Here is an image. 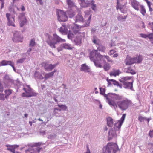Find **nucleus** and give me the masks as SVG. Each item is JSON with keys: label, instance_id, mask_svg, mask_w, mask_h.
<instances>
[{"label": "nucleus", "instance_id": "f257e3e1", "mask_svg": "<svg viewBox=\"0 0 153 153\" xmlns=\"http://www.w3.org/2000/svg\"><path fill=\"white\" fill-rule=\"evenodd\" d=\"M91 61H93L95 65L97 67L102 68L101 62L103 61L104 63H106L105 61V56H102L97 52V51L93 50L90 52L89 56Z\"/></svg>", "mask_w": 153, "mask_h": 153}, {"label": "nucleus", "instance_id": "f03ea898", "mask_svg": "<svg viewBox=\"0 0 153 153\" xmlns=\"http://www.w3.org/2000/svg\"><path fill=\"white\" fill-rule=\"evenodd\" d=\"M126 114H123L120 120L119 121V123H115L114 127V129L111 128L109 131L108 135V140H110L112 138L116 137L117 134L116 133V131L117 129H120L121 127L122 123H123Z\"/></svg>", "mask_w": 153, "mask_h": 153}, {"label": "nucleus", "instance_id": "7ed1b4c3", "mask_svg": "<svg viewBox=\"0 0 153 153\" xmlns=\"http://www.w3.org/2000/svg\"><path fill=\"white\" fill-rule=\"evenodd\" d=\"M48 39L46 40V42L52 48H55V45L59 43L65 42V39H62L58 36L56 34H53V37L48 35Z\"/></svg>", "mask_w": 153, "mask_h": 153}, {"label": "nucleus", "instance_id": "20e7f679", "mask_svg": "<svg viewBox=\"0 0 153 153\" xmlns=\"http://www.w3.org/2000/svg\"><path fill=\"white\" fill-rule=\"evenodd\" d=\"M103 153H116L119 150L117 144L113 143H109L103 149Z\"/></svg>", "mask_w": 153, "mask_h": 153}, {"label": "nucleus", "instance_id": "39448f33", "mask_svg": "<svg viewBox=\"0 0 153 153\" xmlns=\"http://www.w3.org/2000/svg\"><path fill=\"white\" fill-rule=\"evenodd\" d=\"M117 104L120 109L124 110L127 109L129 106L132 104V103L131 101L126 99L122 101L117 102Z\"/></svg>", "mask_w": 153, "mask_h": 153}, {"label": "nucleus", "instance_id": "423d86ee", "mask_svg": "<svg viewBox=\"0 0 153 153\" xmlns=\"http://www.w3.org/2000/svg\"><path fill=\"white\" fill-rule=\"evenodd\" d=\"M57 15L59 21L65 22L68 20V17L65 12L61 10H59L57 12Z\"/></svg>", "mask_w": 153, "mask_h": 153}, {"label": "nucleus", "instance_id": "0eeeda50", "mask_svg": "<svg viewBox=\"0 0 153 153\" xmlns=\"http://www.w3.org/2000/svg\"><path fill=\"white\" fill-rule=\"evenodd\" d=\"M13 34L14 37L12 39L13 41L16 42H21L22 41L23 37L21 35L20 32L15 31Z\"/></svg>", "mask_w": 153, "mask_h": 153}, {"label": "nucleus", "instance_id": "6e6552de", "mask_svg": "<svg viewBox=\"0 0 153 153\" xmlns=\"http://www.w3.org/2000/svg\"><path fill=\"white\" fill-rule=\"evenodd\" d=\"M11 16V18L13 19V20H12L10 18V15L9 13H7L6 14V17L7 18V24L8 26H12L13 27H15V25L14 24L15 22V15L12 14Z\"/></svg>", "mask_w": 153, "mask_h": 153}, {"label": "nucleus", "instance_id": "1a4fd4ad", "mask_svg": "<svg viewBox=\"0 0 153 153\" xmlns=\"http://www.w3.org/2000/svg\"><path fill=\"white\" fill-rule=\"evenodd\" d=\"M25 13H20L18 16V19L19 21L21 27H22L26 22V19L25 17Z\"/></svg>", "mask_w": 153, "mask_h": 153}, {"label": "nucleus", "instance_id": "9d476101", "mask_svg": "<svg viewBox=\"0 0 153 153\" xmlns=\"http://www.w3.org/2000/svg\"><path fill=\"white\" fill-rule=\"evenodd\" d=\"M27 89L25 88H24L23 90L26 93L28 94V95H27V97L35 96L37 95V93L34 92L33 89L30 87L29 85H27Z\"/></svg>", "mask_w": 153, "mask_h": 153}, {"label": "nucleus", "instance_id": "9b49d317", "mask_svg": "<svg viewBox=\"0 0 153 153\" xmlns=\"http://www.w3.org/2000/svg\"><path fill=\"white\" fill-rule=\"evenodd\" d=\"M120 81L123 83L124 87L125 88L130 89L132 91L134 90L133 87V81H132V82L123 81L122 80H120Z\"/></svg>", "mask_w": 153, "mask_h": 153}, {"label": "nucleus", "instance_id": "f8f14e48", "mask_svg": "<svg viewBox=\"0 0 153 153\" xmlns=\"http://www.w3.org/2000/svg\"><path fill=\"white\" fill-rule=\"evenodd\" d=\"M91 1L89 0H78L81 6L82 7H87L90 4Z\"/></svg>", "mask_w": 153, "mask_h": 153}, {"label": "nucleus", "instance_id": "ddd939ff", "mask_svg": "<svg viewBox=\"0 0 153 153\" xmlns=\"http://www.w3.org/2000/svg\"><path fill=\"white\" fill-rule=\"evenodd\" d=\"M130 1L132 7L136 10L138 11L139 3L136 0H129Z\"/></svg>", "mask_w": 153, "mask_h": 153}, {"label": "nucleus", "instance_id": "4468645a", "mask_svg": "<svg viewBox=\"0 0 153 153\" xmlns=\"http://www.w3.org/2000/svg\"><path fill=\"white\" fill-rule=\"evenodd\" d=\"M5 146L7 147V150L10 151L13 153H16L15 152V149L18 148L19 147V145H6Z\"/></svg>", "mask_w": 153, "mask_h": 153}, {"label": "nucleus", "instance_id": "2eb2a0df", "mask_svg": "<svg viewBox=\"0 0 153 153\" xmlns=\"http://www.w3.org/2000/svg\"><path fill=\"white\" fill-rule=\"evenodd\" d=\"M56 64L52 65L45 64L44 65V67L45 70L47 71H50L53 69L56 66Z\"/></svg>", "mask_w": 153, "mask_h": 153}, {"label": "nucleus", "instance_id": "dca6fc26", "mask_svg": "<svg viewBox=\"0 0 153 153\" xmlns=\"http://www.w3.org/2000/svg\"><path fill=\"white\" fill-rule=\"evenodd\" d=\"M108 96L115 100H120L122 98L121 96L112 93H108Z\"/></svg>", "mask_w": 153, "mask_h": 153}, {"label": "nucleus", "instance_id": "f3484780", "mask_svg": "<svg viewBox=\"0 0 153 153\" xmlns=\"http://www.w3.org/2000/svg\"><path fill=\"white\" fill-rule=\"evenodd\" d=\"M75 22H83L84 21V18L79 12L77 14L75 18Z\"/></svg>", "mask_w": 153, "mask_h": 153}, {"label": "nucleus", "instance_id": "a211bd4d", "mask_svg": "<svg viewBox=\"0 0 153 153\" xmlns=\"http://www.w3.org/2000/svg\"><path fill=\"white\" fill-rule=\"evenodd\" d=\"M41 149V148L35 149H33L32 148H30L26 150L25 152L26 153H36V152L37 151L39 153Z\"/></svg>", "mask_w": 153, "mask_h": 153}, {"label": "nucleus", "instance_id": "6ab92c4d", "mask_svg": "<svg viewBox=\"0 0 153 153\" xmlns=\"http://www.w3.org/2000/svg\"><path fill=\"white\" fill-rule=\"evenodd\" d=\"M56 70H54V71L48 73H45V76L44 77L45 79L46 80L52 77L53 76L54 73L56 72Z\"/></svg>", "mask_w": 153, "mask_h": 153}, {"label": "nucleus", "instance_id": "aec40b11", "mask_svg": "<svg viewBox=\"0 0 153 153\" xmlns=\"http://www.w3.org/2000/svg\"><path fill=\"white\" fill-rule=\"evenodd\" d=\"M59 31L63 35L67 34L68 33V29L65 25H63L59 29Z\"/></svg>", "mask_w": 153, "mask_h": 153}, {"label": "nucleus", "instance_id": "412c9836", "mask_svg": "<svg viewBox=\"0 0 153 153\" xmlns=\"http://www.w3.org/2000/svg\"><path fill=\"white\" fill-rule=\"evenodd\" d=\"M125 62L126 65H130L133 64L132 58L127 55L125 60Z\"/></svg>", "mask_w": 153, "mask_h": 153}, {"label": "nucleus", "instance_id": "4be33fe9", "mask_svg": "<svg viewBox=\"0 0 153 153\" xmlns=\"http://www.w3.org/2000/svg\"><path fill=\"white\" fill-rule=\"evenodd\" d=\"M143 59L142 56H141L139 55L138 56L132 58V60L133 63H140L141 62Z\"/></svg>", "mask_w": 153, "mask_h": 153}, {"label": "nucleus", "instance_id": "5701e85b", "mask_svg": "<svg viewBox=\"0 0 153 153\" xmlns=\"http://www.w3.org/2000/svg\"><path fill=\"white\" fill-rule=\"evenodd\" d=\"M143 59L142 56H141L139 55L138 56L132 58V60L133 63H140L141 62Z\"/></svg>", "mask_w": 153, "mask_h": 153}, {"label": "nucleus", "instance_id": "b1692460", "mask_svg": "<svg viewBox=\"0 0 153 153\" xmlns=\"http://www.w3.org/2000/svg\"><path fill=\"white\" fill-rule=\"evenodd\" d=\"M107 125L109 127H112L113 125V120L110 117H108L107 118Z\"/></svg>", "mask_w": 153, "mask_h": 153}, {"label": "nucleus", "instance_id": "393cba45", "mask_svg": "<svg viewBox=\"0 0 153 153\" xmlns=\"http://www.w3.org/2000/svg\"><path fill=\"white\" fill-rule=\"evenodd\" d=\"M2 64L3 66L9 65L11 66L14 64V63L11 61L3 60L2 61Z\"/></svg>", "mask_w": 153, "mask_h": 153}, {"label": "nucleus", "instance_id": "a878e982", "mask_svg": "<svg viewBox=\"0 0 153 153\" xmlns=\"http://www.w3.org/2000/svg\"><path fill=\"white\" fill-rule=\"evenodd\" d=\"M13 83L14 81L12 79L8 81H6L4 82V83L5 86L8 88H10L11 87V85L12 84H13Z\"/></svg>", "mask_w": 153, "mask_h": 153}, {"label": "nucleus", "instance_id": "bb28decb", "mask_svg": "<svg viewBox=\"0 0 153 153\" xmlns=\"http://www.w3.org/2000/svg\"><path fill=\"white\" fill-rule=\"evenodd\" d=\"M81 39L79 37H76V38L74 39L72 41L76 45H79L81 43Z\"/></svg>", "mask_w": 153, "mask_h": 153}, {"label": "nucleus", "instance_id": "cd10ccee", "mask_svg": "<svg viewBox=\"0 0 153 153\" xmlns=\"http://www.w3.org/2000/svg\"><path fill=\"white\" fill-rule=\"evenodd\" d=\"M106 100L108 103L111 106H113L115 109L117 108V104L114 101H111L108 98V99Z\"/></svg>", "mask_w": 153, "mask_h": 153}, {"label": "nucleus", "instance_id": "c85d7f7f", "mask_svg": "<svg viewBox=\"0 0 153 153\" xmlns=\"http://www.w3.org/2000/svg\"><path fill=\"white\" fill-rule=\"evenodd\" d=\"M120 1H119L118 3L117 1V5L116 6V8L117 10H118V9H119L122 13H124L125 12V11H124V10H123V8L124 7H125V6L127 4V2H126V3L124 4V5H123L122 6H121L119 7V4Z\"/></svg>", "mask_w": 153, "mask_h": 153}, {"label": "nucleus", "instance_id": "c756f323", "mask_svg": "<svg viewBox=\"0 0 153 153\" xmlns=\"http://www.w3.org/2000/svg\"><path fill=\"white\" fill-rule=\"evenodd\" d=\"M91 15L88 17V20L87 21V22L85 23V24L83 25L82 26H80V28H81L82 27H88L90 25V20L91 18Z\"/></svg>", "mask_w": 153, "mask_h": 153}, {"label": "nucleus", "instance_id": "7c9ffc66", "mask_svg": "<svg viewBox=\"0 0 153 153\" xmlns=\"http://www.w3.org/2000/svg\"><path fill=\"white\" fill-rule=\"evenodd\" d=\"M100 94L104 96V97H105L106 99H108V94H105V88H100Z\"/></svg>", "mask_w": 153, "mask_h": 153}, {"label": "nucleus", "instance_id": "2f4dec72", "mask_svg": "<svg viewBox=\"0 0 153 153\" xmlns=\"http://www.w3.org/2000/svg\"><path fill=\"white\" fill-rule=\"evenodd\" d=\"M121 71L119 70H116L114 71L111 72L110 73V76H118L121 73Z\"/></svg>", "mask_w": 153, "mask_h": 153}, {"label": "nucleus", "instance_id": "473e14b6", "mask_svg": "<svg viewBox=\"0 0 153 153\" xmlns=\"http://www.w3.org/2000/svg\"><path fill=\"white\" fill-rule=\"evenodd\" d=\"M81 69L82 71H84L85 72H89V70L90 69L89 67L86 65L85 64L82 65Z\"/></svg>", "mask_w": 153, "mask_h": 153}, {"label": "nucleus", "instance_id": "72a5a7b5", "mask_svg": "<svg viewBox=\"0 0 153 153\" xmlns=\"http://www.w3.org/2000/svg\"><path fill=\"white\" fill-rule=\"evenodd\" d=\"M61 46L66 49L71 50L72 48L71 46L69 44L66 43L62 44L61 45Z\"/></svg>", "mask_w": 153, "mask_h": 153}, {"label": "nucleus", "instance_id": "f704fd0d", "mask_svg": "<svg viewBox=\"0 0 153 153\" xmlns=\"http://www.w3.org/2000/svg\"><path fill=\"white\" fill-rule=\"evenodd\" d=\"M66 2L69 7L71 8L75 6L74 3L71 0H66Z\"/></svg>", "mask_w": 153, "mask_h": 153}, {"label": "nucleus", "instance_id": "c9c22d12", "mask_svg": "<svg viewBox=\"0 0 153 153\" xmlns=\"http://www.w3.org/2000/svg\"><path fill=\"white\" fill-rule=\"evenodd\" d=\"M34 75L35 77L40 80H42L44 79V77L41 75L38 72L36 71L35 72Z\"/></svg>", "mask_w": 153, "mask_h": 153}, {"label": "nucleus", "instance_id": "e433bc0d", "mask_svg": "<svg viewBox=\"0 0 153 153\" xmlns=\"http://www.w3.org/2000/svg\"><path fill=\"white\" fill-rule=\"evenodd\" d=\"M97 50L99 51L103 52L105 51L106 48L104 46L100 44L98 45L97 46Z\"/></svg>", "mask_w": 153, "mask_h": 153}, {"label": "nucleus", "instance_id": "4c0bfd02", "mask_svg": "<svg viewBox=\"0 0 153 153\" xmlns=\"http://www.w3.org/2000/svg\"><path fill=\"white\" fill-rule=\"evenodd\" d=\"M111 82H113V84L115 85H116L117 86H119L120 88H122V84H120L119 82L116 81L115 80L111 79Z\"/></svg>", "mask_w": 153, "mask_h": 153}, {"label": "nucleus", "instance_id": "58836bf2", "mask_svg": "<svg viewBox=\"0 0 153 153\" xmlns=\"http://www.w3.org/2000/svg\"><path fill=\"white\" fill-rule=\"evenodd\" d=\"M92 42L96 44L97 45H99V40L95 36H94L92 40Z\"/></svg>", "mask_w": 153, "mask_h": 153}, {"label": "nucleus", "instance_id": "ea45409f", "mask_svg": "<svg viewBox=\"0 0 153 153\" xmlns=\"http://www.w3.org/2000/svg\"><path fill=\"white\" fill-rule=\"evenodd\" d=\"M67 13L70 18L73 17L76 14L75 12L71 11L67 12Z\"/></svg>", "mask_w": 153, "mask_h": 153}, {"label": "nucleus", "instance_id": "a19ab883", "mask_svg": "<svg viewBox=\"0 0 153 153\" xmlns=\"http://www.w3.org/2000/svg\"><path fill=\"white\" fill-rule=\"evenodd\" d=\"M90 4L91 5V7L94 11L96 10V4H94L95 1L93 0L91 1Z\"/></svg>", "mask_w": 153, "mask_h": 153}, {"label": "nucleus", "instance_id": "79ce46f5", "mask_svg": "<svg viewBox=\"0 0 153 153\" xmlns=\"http://www.w3.org/2000/svg\"><path fill=\"white\" fill-rule=\"evenodd\" d=\"M126 72L131 73L132 75H134L136 74V72L131 69V67H128Z\"/></svg>", "mask_w": 153, "mask_h": 153}, {"label": "nucleus", "instance_id": "37998d69", "mask_svg": "<svg viewBox=\"0 0 153 153\" xmlns=\"http://www.w3.org/2000/svg\"><path fill=\"white\" fill-rule=\"evenodd\" d=\"M12 90L10 89L7 90L5 91L6 98H7L8 96L12 93Z\"/></svg>", "mask_w": 153, "mask_h": 153}, {"label": "nucleus", "instance_id": "c03bdc74", "mask_svg": "<svg viewBox=\"0 0 153 153\" xmlns=\"http://www.w3.org/2000/svg\"><path fill=\"white\" fill-rule=\"evenodd\" d=\"M74 36V35L73 33L71 32L70 31H69L67 35V37L69 39H71L72 41H73V38Z\"/></svg>", "mask_w": 153, "mask_h": 153}, {"label": "nucleus", "instance_id": "a18cd8bd", "mask_svg": "<svg viewBox=\"0 0 153 153\" xmlns=\"http://www.w3.org/2000/svg\"><path fill=\"white\" fill-rule=\"evenodd\" d=\"M103 68L105 71H108L110 69V66L109 64L106 63L104 65Z\"/></svg>", "mask_w": 153, "mask_h": 153}, {"label": "nucleus", "instance_id": "49530a36", "mask_svg": "<svg viewBox=\"0 0 153 153\" xmlns=\"http://www.w3.org/2000/svg\"><path fill=\"white\" fill-rule=\"evenodd\" d=\"M141 13H142V14L144 16L145 15V14L146 13V11L145 8L144 7V6L143 5H141Z\"/></svg>", "mask_w": 153, "mask_h": 153}, {"label": "nucleus", "instance_id": "de8ad7c7", "mask_svg": "<svg viewBox=\"0 0 153 153\" xmlns=\"http://www.w3.org/2000/svg\"><path fill=\"white\" fill-rule=\"evenodd\" d=\"M58 106L59 108H60L61 109L64 111H65L67 108V107L65 105H60L59 104H58Z\"/></svg>", "mask_w": 153, "mask_h": 153}, {"label": "nucleus", "instance_id": "09e8293b", "mask_svg": "<svg viewBox=\"0 0 153 153\" xmlns=\"http://www.w3.org/2000/svg\"><path fill=\"white\" fill-rule=\"evenodd\" d=\"M9 10L11 12V15H12V14L17 16V14L16 12L14 11V9L12 7H10L9 8Z\"/></svg>", "mask_w": 153, "mask_h": 153}, {"label": "nucleus", "instance_id": "8fccbe9b", "mask_svg": "<svg viewBox=\"0 0 153 153\" xmlns=\"http://www.w3.org/2000/svg\"><path fill=\"white\" fill-rule=\"evenodd\" d=\"M56 136L57 135L55 134L52 135L51 134L48 135V138L49 139L53 140L56 138Z\"/></svg>", "mask_w": 153, "mask_h": 153}, {"label": "nucleus", "instance_id": "3c124183", "mask_svg": "<svg viewBox=\"0 0 153 153\" xmlns=\"http://www.w3.org/2000/svg\"><path fill=\"white\" fill-rule=\"evenodd\" d=\"M26 59L25 58H22L18 59L16 62L17 63H23Z\"/></svg>", "mask_w": 153, "mask_h": 153}, {"label": "nucleus", "instance_id": "603ef678", "mask_svg": "<svg viewBox=\"0 0 153 153\" xmlns=\"http://www.w3.org/2000/svg\"><path fill=\"white\" fill-rule=\"evenodd\" d=\"M131 78V77L129 76H123L121 78V79L120 80H122L123 81H126L128 80H130Z\"/></svg>", "mask_w": 153, "mask_h": 153}, {"label": "nucleus", "instance_id": "864d4df0", "mask_svg": "<svg viewBox=\"0 0 153 153\" xmlns=\"http://www.w3.org/2000/svg\"><path fill=\"white\" fill-rule=\"evenodd\" d=\"M35 44V40L34 39H32L30 42L29 45L30 46L33 47Z\"/></svg>", "mask_w": 153, "mask_h": 153}, {"label": "nucleus", "instance_id": "5fc2aeb1", "mask_svg": "<svg viewBox=\"0 0 153 153\" xmlns=\"http://www.w3.org/2000/svg\"><path fill=\"white\" fill-rule=\"evenodd\" d=\"M146 117H143L141 116H139L138 118V120L141 122H143L146 120Z\"/></svg>", "mask_w": 153, "mask_h": 153}, {"label": "nucleus", "instance_id": "6e6d98bb", "mask_svg": "<svg viewBox=\"0 0 153 153\" xmlns=\"http://www.w3.org/2000/svg\"><path fill=\"white\" fill-rule=\"evenodd\" d=\"M42 144V143L41 142H38V143H35L33 145H29L31 147V148H32L33 147H34V146H40Z\"/></svg>", "mask_w": 153, "mask_h": 153}, {"label": "nucleus", "instance_id": "4d7b16f0", "mask_svg": "<svg viewBox=\"0 0 153 153\" xmlns=\"http://www.w3.org/2000/svg\"><path fill=\"white\" fill-rule=\"evenodd\" d=\"M10 80H12L11 79H10L8 75H6L4 77V81H8Z\"/></svg>", "mask_w": 153, "mask_h": 153}, {"label": "nucleus", "instance_id": "13d9d810", "mask_svg": "<svg viewBox=\"0 0 153 153\" xmlns=\"http://www.w3.org/2000/svg\"><path fill=\"white\" fill-rule=\"evenodd\" d=\"M5 98H6V97L5 94H4L0 93V100H4Z\"/></svg>", "mask_w": 153, "mask_h": 153}, {"label": "nucleus", "instance_id": "bf43d9fd", "mask_svg": "<svg viewBox=\"0 0 153 153\" xmlns=\"http://www.w3.org/2000/svg\"><path fill=\"white\" fill-rule=\"evenodd\" d=\"M117 19L119 21L122 22L124 21V20H123V16H118L117 18Z\"/></svg>", "mask_w": 153, "mask_h": 153}, {"label": "nucleus", "instance_id": "052dcab7", "mask_svg": "<svg viewBox=\"0 0 153 153\" xmlns=\"http://www.w3.org/2000/svg\"><path fill=\"white\" fill-rule=\"evenodd\" d=\"M147 37L149 38V39H151L153 37V33H151L150 34H149L147 35Z\"/></svg>", "mask_w": 153, "mask_h": 153}, {"label": "nucleus", "instance_id": "680f3d73", "mask_svg": "<svg viewBox=\"0 0 153 153\" xmlns=\"http://www.w3.org/2000/svg\"><path fill=\"white\" fill-rule=\"evenodd\" d=\"M56 110H57L59 111H60L61 110V109H59V108H54V111H53V113H54V114H56Z\"/></svg>", "mask_w": 153, "mask_h": 153}, {"label": "nucleus", "instance_id": "e2e57ef3", "mask_svg": "<svg viewBox=\"0 0 153 153\" xmlns=\"http://www.w3.org/2000/svg\"><path fill=\"white\" fill-rule=\"evenodd\" d=\"M116 51L114 50H111L110 51V52L109 53V55H111L114 54L115 52Z\"/></svg>", "mask_w": 153, "mask_h": 153}, {"label": "nucleus", "instance_id": "0e129e2a", "mask_svg": "<svg viewBox=\"0 0 153 153\" xmlns=\"http://www.w3.org/2000/svg\"><path fill=\"white\" fill-rule=\"evenodd\" d=\"M106 80L108 83V86H109L111 85V84L110 82H111V79H109L108 78H107Z\"/></svg>", "mask_w": 153, "mask_h": 153}, {"label": "nucleus", "instance_id": "69168bd1", "mask_svg": "<svg viewBox=\"0 0 153 153\" xmlns=\"http://www.w3.org/2000/svg\"><path fill=\"white\" fill-rule=\"evenodd\" d=\"M140 35L141 37L143 38H146L147 36V35H146V34L141 33V34H140Z\"/></svg>", "mask_w": 153, "mask_h": 153}, {"label": "nucleus", "instance_id": "338daca9", "mask_svg": "<svg viewBox=\"0 0 153 153\" xmlns=\"http://www.w3.org/2000/svg\"><path fill=\"white\" fill-rule=\"evenodd\" d=\"M3 91V86L1 83L0 82V92H2Z\"/></svg>", "mask_w": 153, "mask_h": 153}, {"label": "nucleus", "instance_id": "774afa93", "mask_svg": "<svg viewBox=\"0 0 153 153\" xmlns=\"http://www.w3.org/2000/svg\"><path fill=\"white\" fill-rule=\"evenodd\" d=\"M149 135L151 137H153V130L150 131Z\"/></svg>", "mask_w": 153, "mask_h": 153}]
</instances>
